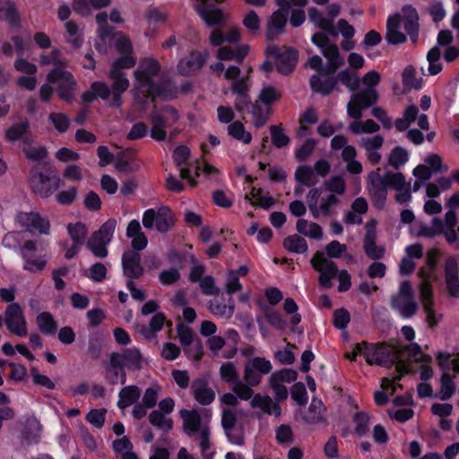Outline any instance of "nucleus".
<instances>
[{"label": "nucleus", "mask_w": 459, "mask_h": 459, "mask_svg": "<svg viewBox=\"0 0 459 459\" xmlns=\"http://www.w3.org/2000/svg\"><path fill=\"white\" fill-rule=\"evenodd\" d=\"M111 92L108 85L102 82H94L91 83L90 89L84 91L82 95L83 102L91 103L97 98L108 101L110 98Z\"/></svg>", "instance_id": "obj_31"}, {"label": "nucleus", "mask_w": 459, "mask_h": 459, "mask_svg": "<svg viewBox=\"0 0 459 459\" xmlns=\"http://www.w3.org/2000/svg\"><path fill=\"white\" fill-rule=\"evenodd\" d=\"M109 4L110 0H74L73 8L74 12L86 15L90 13V6L100 9L108 6Z\"/></svg>", "instance_id": "obj_50"}, {"label": "nucleus", "mask_w": 459, "mask_h": 459, "mask_svg": "<svg viewBox=\"0 0 459 459\" xmlns=\"http://www.w3.org/2000/svg\"><path fill=\"white\" fill-rule=\"evenodd\" d=\"M108 77L111 81V85L108 86L111 92L108 106L118 108L123 103L122 94L128 90L130 82L124 72H117L115 69L108 71Z\"/></svg>", "instance_id": "obj_10"}, {"label": "nucleus", "mask_w": 459, "mask_h": 459, "mask_svg": "<svg viewBox=\"0 0 459 459\" xmlns=\"http://www.w3.org/2000/svg\"><path fill=\"white\" fill-rule=\"evenodd\" d=\"M336 82L345 85L350 91L355 92L360 84V80L355 71L349 69L341 70L335 75Z\"/></svg>", "instance_id": "obj_44"}, {"label": "nucleus", "mask_w": 459, "mask_h": 459, "mask_svg": "<svg viewBox=\"0 0 459 459\" xmlns=\"http://www.w3.org/2000/svg\"><path fill=\"white\" fill-rule=\"evenodd\" d=\"M455 393V384L453 381L452 377L448 372H444L440 378V390L439 394L434 397L438 398L441 401L449 400Z\"/></svg>", "instance_id": "obj_49"}, {"label": "nucleus", "mask_w": 459, "mask_h": 459, "mask_svg": "<svg viewBox=\"0 0 459 459\" xmlns=\"http://www.w3.org/2000/svg\"><path fill=\"white\" fill-rule=\"evenodd\" d=\"M16 221L27 229L30 232L38 231L40 234L48 235L50 223L49 221L41 216L39 212H19L16 216Z\"/></svg>", "instance_id": "obj_13"}, {"label": "nucleus", "mask_w": 459, "mask_h": 459, "mask_svg": "<svg viewBox=\"0 0 459 459\" xmlns=\"http://www.w3.org/2000/svg\"><path fill=\"white\" fill-rule=\"evenodd\" d=\"M179 414L183 420V429L187 436L192 437L198 431L201 432L204 426H202L201 415L196 410L183 409Z\"/></svg>", "instance_id": "obj_27"}, {"label": "nucleus", "mask_w": 459, "mask_h": 459, "mask_svg": "<svg viewBox=\"0 0 459 459\" xmlns=\"http://www.w3.org/2000/svg\"><path fill=\"white\" fill-rule=\"evenodd\" d=\"M160 64L157 59L144 57L139 61L137 68L134 72L135 85L133 89L134 104L141 111L146 110L145 93L151 89L154 78L160 72Z\"/></svg>", "instance_id": "obj_1"}, {"label": "nucleus", "mask_w": 459, "mask_h": 459, "mask_svg": "<svg viewBox=\"0 0 459 459\" xmlns=\"http://www.w3.org/2000/svg\"><path fill=\"white\" fill-rule=\"evenodd\" d=\"M284 13L283 10H276L268 19L266 25V39L268 40L273 41L285 32L288 15Z\"/></svg>", "instance_id": "obj_20"}, {"label": "nucleus", "mask_w": 459, "mask_h": 459, "mask_svg": "<svg viewBox=\"0 0 459 459\" xmlns=\"http://www.w3.org/2000/svg\"><path fill=\"white\" fill-rule=\"evenodd\" d=\"M385 179V182L388 187L394 188L397 191H401L405 188L406 184L405 177L401 172H386L384 176H382Z\"/></svg>", "instance_id": "obj_57"}, {"label": "nucleus", "mask_w": 459, "mask_h": 459, "mask_svg": "<svg viewBox=\"0 0 459 459\" xmlns=\"http://www.w3.org/2000/svg\"><path fill=\"white\" fill-rule=\"evenodd\" d=\"M378 100V94L375 88H367L352 94L347 104V114L351 118L359 120L362 117V110L366 109Z\"/></svg>", "instance_id": "obj_8"}, {"label": "nucleus", "mask_w": 459, "mask_h": 459, "mask_svg": "<svg viewBox=\"0 0 459 459\" xmlns=\"http://www.w3.org/2000/svg\"><path fill=\"white\" fill-rule=\"evenodd\" d=\"M245 364L250 367L251 368H254L255 370L258 371L262 375H267L273 369V366L270 360L266 359L264 357H255L247 360Z\"/></svg>", "instance_id": "obj_63"}, {"label": "nucleus", "mask_w": 459, "mask_h": 459, "mask_svg": "<svg viewBox=\"0 0 459 459\" xmlns=\"http://www.w3.org/2000/svg\"><path fill=\"white\" fill-rule=\"evenodd\" d=\"M445 280L447 291L454 298L459 297L458 263L455 257L446 258L444 265Z\"/></svg>", "instance_id": "obj_18"}, {"label": "nucleus", "mask_w": 459, "mask_h": 459, "mask_svg": "<svg viewBox=\"0 0 459 459\" xmlns=\"http://www.w3.org/2000/svg\"><path fill=\"white\" fill-rule=\"evenodd\" d=\"M309 21L317 28L327 32L331 37L337 38L338 30L332 19L326 18L316 7H310L307 12Z\"/></svg>", "instance_id": "obj_28"}, {"label": "nucleus", "mask_w": 459, "mask_h": 459, "mask_svg": "<svg viewBox=\"0 0 459 459\" xmlns=\"http://www.w3.org/2000/svg\"><path fill=\"white\" fill-rule=\"evenodd\" d=\"M4 325L9 332L19 337L27 335V323L18 303H11L4 312Z\"/></svg>", "instance_id": "obj_9"}, {"label": "nucleus", "mask_w": 459, "mask_h": 459, "mask_svg": "<svg viewBox=\"0 0 459 459\" xmlns=\"http://www.w3.org/2000/svg\"><path fill=\"white\" fill-rule=\"evenodd\" d=\"M122 267L124 274L132 279H138L143 274L141 265V255L135 251H126L122 255Z\"/></svg>", "instance_id": "obj_19"}, {"label": "nucleus", "mask_w": 459, "mask_h": 459, "mask_svg": "<svg viewBox=\"0 0 459 459\" xmlns=\"http://www.w3.org/2000/svg\"><path fill=\"white\" fill-rule=\"evenodd\" d=\"M48 120L59 134L65 133L70 126V118L62 112H53L49 115Z\"/></svg>", "instance_id": "obj_58"}, {"label": "nucleus", "mask_w": 459, "mask_h": 459, "mask_svg": "<svg viewBox=\"0 0 459 459\" xmlns=\"http://www.w3.org/2000/svg\"><path fill=\"white\" fill-rule=\"evenodd\" d=\"M33 143H25L22 152L25 157L32 161H41L48 157V150L45 146H33Z\"/></svg>", "instance_id": "obj_53"}, {"label": "nucleus", "mask_w": 459, "mask_h": 459, "mask_svg": "<svg viewBox=\"0 0 459 459\" xmlns=\"http://www.w3.org/2000/svg\"><path fill=\"white\" fill-rule=\"evenodd\" d=\"M262 310L267 322L272 326L278 330H284L286 328L287 322L283 319L282 315L279 311L268 306L263 307Z\"/></svg>", "instance_id": "obj_52"}, {"label": "nucleus", "mask_w": 459, "mask_h": 459, "mask_svg": "<svg viewBox=\"0 0 459 459\" xmlns=\"http://www.w3.org/2000/svg\"><path fill=\"white\" fill-rule=\"evenodd\" d=\"M37 244L33 240H26L21 247L20 254L24 262L23 270L37 273L44 270L47 260L43 256L37 255Z\"/></svg>", "instance_id": "obj_11"}, {"label": "nucleus", "mask_w": 459, "mask_h": 459, "mask_svg": "<svg viewBox=\"0 0 459 459\" xmlns=\"http://www.w3.org/2000/svg\"><path fill=\"white\" fill-rule=\"evenodd\" d=\"M67 232L73 240V244L83 246L88 235V229L84 223L81 221L69 223L67 225Z\"/></svg>", "instance_id": "obj_48"}, {"label": "nucleus", "mask_w": 459, "mask_h": 459, "mask_svg": "<svg viewBox=\"0 0 459 459\" xmlns=\"http://www.w3.org/2000/svg\"><path fill=\"white\" fill-rule=\"evenodd\" d=\"M208 308L213 315L228 319L233 316L235 306L232 298H230L228 304H223L217 299L211 300L209 301Z\"/></svg>", "instance_id": "obj_42"}, {"label": "nucleus", "mask_w": 459, "mask_h": 459, "mask_svg": "<svg viewBox=\"0 0 459 459\" xmlns=\"http://www.w3.org/2000/svg\"><path fill=\"white\" fill-rule=\"evenodd\" d=\"M323 56L328 59V65L330 73H336L337 70L343 65L344 58L340 55L339 48L335 44H330L321 49Z\"/></svg>", "instance_id": "obj_33"}, {"label": "nucleus", "mask_w": 459, "mask_h": 459, "mask_svg": "<svg viewBox=\"0 0 459 459\" xmlns=\"http://www.w3.org/2000/svg\"><path fill=\"white\" fill-rule=\"evenodd\" d=\"M151 424L164 431H169L173 428V420L166 418L160 411L154 410L149 415Z\"/></svg>", "instance_id": "obj_55"}, {"label": "nucleus", "mask_w": 459, "mask_h": 459, "mask_svg": "<svg viewBox=\"0 0 459 459\" xmlns=\"http://www.w3.org/2000/svg\"><path fill=\"white\" fill-rule=\"evenodd\" d=\"M298 232L305 237L319 240L323 238L322 228L315 222L305 219H299L296 223Z\"/></svg>", "instance_id": "obj_36"}, {"label": "nucleus", "mask_w": 459, "mask_h": 459, "mask_svg": "<svg viewBox=\"0 0 459 459\" xmlns=\"http://www.w3.org/2000/svg\"><path fill=\"white\" fill-rule=\"evenodd\" d=\"M311 264L314 270L320 273L319 283L323 288L329 289L332 287V280L338 276L340 284L338 290L341 292L347 291L351 285V275L346 270L338 272L336 264L326 259L324 254L317 251L311 259Z\"/></svg>", "instance_id": "obj_3"}, {"label": "nucleus", "mask_w": 459, "mask_h": 459, "mask_svg": "<svg viewBox=\"0 0 459 459\" xmlns=\"http://www.w3.org/2000/svg\"><path fill=\"white\" fill-rule=\"evenodd\" d=\"M408 159L409 155L407 151L401 146H396L389 154L388 163L394 169H399L408 161Z\"/></svg>", "instance_id": "obj_54"}, {"label": "nucleus", "mask_w": 459, "mask_h": 459, "mask_svg": "<svg viewBox=\"0 0 459 459\" xmlns=\"http://www.w3.org/2000/svg\"><path fill=\"white\" fill-rule=\"evenodd\" d=\"M112 355L119 356L118 362L129 370H139L143 368V358L139 349L135 347L128 348L121 352H112Z\"/></svg>", "instance_id": "obj_25"}, {"label": "nucleus", "mask_w": 459, "mask_h": 459, "mask_svg": "<svg viewBox=\"0 0 459 459\" xmlns=\"http://www.w3.org/2000/svg\"><path fill=\"white\" fill-rule=\"evenodd\" d=\"M369 415L365 411L356 412L353 416V421L355 422V433L362 437L366 435L369 430Z\"/></svg>", "instance_id": "obj_60"}, {"label": "nucleus", "mask_w": 459, "mask_h": 459, "mask_svg": "<svg viewBox=\"0 0 459 459\" xmlns=\"http://www.w3.org/2000/svg\"><path fill=\"white\" fill-rule=\"evenodd\" d=\"M283 247L290 253L306 254L308 249L307 243L304 238L294 234L283 240Z\"/></svg>", "instance_id": "obj_46"}, {"label": "nucleus", "mask_w": 459, "mask_h": 459, "mask_svg": "<svg viewBox=\"0 0 459 459\" xmlns=\"http://www.w3.org/2000/svg\"><path fill=\"white\" fill-rule=\"evenodd\" d=\"M281 98L280 92L273 86H266L260 91L258 100L260 103L270 107L273 102Z\"/></svg>", "instance_id": "obj_64"}, {"label": "nucleus", "mask_w": 459, "mask_h": 459, "mask_svg": "<svg viewBox=\"0 0 459 459\" xmlns=\"http://www.w3.org/2000/svg\"><path fill=\"white\" fill-rule=\"evenodd\" d=\"M271 112V108L266 107L259 102V100H255L251 107L249 108V112L252 115V123L257 127H263L269 119V114Z\"/></svg>", "instance_id": "obj_35"}, {"label": "nucleus", "mask_w": 459, "mask_h": 459, "mask_svg": "<svg viewBox=\"0 0 459 459\" xmlns=\"http://www.w3.org/2000/svg\"><path fill=\"white\" fill-rule=\"evenodd\" d=\"M391 307L403 318H410L416 314L418 304L410 281H404L400 284L398 293L392 296Z\"/></svg>", "instance_id": "obj_5"}, {"label": "nucleus", "mask_w": 459, "mask_h": 459, "mask_svg": "<svg viewBox=\"0 0 459 459\" xmlns=\"http://www.w3.org/2000/svg\"><path fill=\"white\" fill-rule=\"evenodd\" d=\"M29 183L32 191L42 198H47L59 187L60 179L42 173L38 165L30 170Z\"/></svg>", "instance_id": "obj_6"}, {"label": "nucleus", "mask_w": 459, "mask_h": 459, "mask_svg": "<svg viewBox=\"0 0 459 459\" xmlns=\"http://www.w3.org/2000/svg\"><path fill=\"white\" fill-rule=\"evenodd\" d=\"M206 56L200 52H192L188 56L179 60L178 71L180 74L189 76L198 72L204 65Z\"/></svg>", "instance_id": "obj_21"}, {"label": "nucleus", "mask_w": 459, "mask_h": 459, "mask_svg": "<svg viewBox=\"0 0 459 459\" xmlns=\"http://www.w3.org/2000/svg\"><path fill=\"white\" fill-rule=\"evenodd\" d=\"M166 317L163 313H156L150 320L149 326L143 325L141 334L147 340L153 339L155 333L160 331L164 325Z\"/></svg>", "instance_id": "obj_40"}, {"label": "nucleus", "mask_w": 459, "mask_h": 459, "mask_svg": "<svg viewBox=\"0 0 459 459\" xmlns=\"http://www.w3.org/2000/svg\"><path fill=\"white\" fill-rule=\"evenodd\" d=\"M66 30L65 42L72 45L74 48H81L83 44V35L80 32L79 26L74 21H69L65 24Z\"/></svg>", "instance_id": "obj_43"}, {"label": "nucleus", "mask_w": 459, "mask_h": 459, "mask_svg": "<svg viewBox=\"0 0 459 459\" xmlns=\"http://www.w3.org/2000/svg\"><path fill=\"white\" fill-rule=\"evenodd\" d=\"M36 324L39 330L46 335H52L57 329V324L49 312H42L36 317Z\"/></svg>", "instance_id": "obj_45"}, {"label": "nucleus", "mask_w": 459, "mask_h": 459, "mask_svg": "<svg viewBox=\"0 0 459 459\" xmlns=\"http://www.w3.org/2000/svg\"><path fill=\"white\" fill-rule=\"evenodd\" d=\"M157 219L155 220L156 230L160 233H165L174 225L172 212L168 206H161L156 211Z\"/></svg>", "instance_id": "obj_39"}, {"label": "nucleus", "mask_w": 459, "mask_h": 459, "mask_svg": "<svg viewBox=\"0 0 459 459\" xmlns=\"http://www.w3.org/2000/svg\"><path fill=\"white\" fill-rule=\"evenodd\" d=\"M117 227L116 219H108L99 230L93 232L89 238L86 246L88 249L98 258H105L108 254V244L112 240Z\"/></svg>", "instance_id": "obj_4"}, {"label": "nucleus", "mask_w": 459, "mask_h": 459, "mask_svg": "<svg viewBox=\"0 0 459 459\" xmlns=\"http://www.w3.org/2000/svg\"><path fill=\"white\" fill-rule=\"evenodd\" d=\"M178 90L169 80L153 82L151 89L145 93L146 108L150 103L159 98L164 100H170L177 98Z\"/></svg>", "instance_id": "obj_16"}, {"label": "nucleus", "mask_w": 459, "mask_h": 459, "mask_svg": "<svg viewBox=\"0 0 459 459\" xmlns=\"http://www.w3.org/2000/svg\"><path fill=\"white\" fill-rule=\"evenodd\" d=\"M376 221L366 224V234L363 238V250L366 255L375 261L385 256V248L377 245Z\"/></svg>", "instance_id": "obj_14"}, {"label": "nucleus", "mask_w": 459, "mask_h": 459, "mask_svg": "<svg viewBox=\"0 0 459 459\" xmlns=\"http://www.w3.org/2000/svg\"><path fill=\"white\" fill-rule=\"evenodd\" d=\"M419 277L422 280L420 286V296L422 299L423 307L425 303H429L432 306V287L429 282L430 274L428 273L424 269H420L418 273Z\"/></svg>", "instance_id": "obj_51"}, {"label": "nucleus", "mask_w": 459, "mask_h": 459, "mask_svg": "<svg viewBox=\"0 0 459 459\" xmlns=\"http://www.w3.org/2000/svg\"><path fill=\"white\" fill-rule=\"evenodd\" d=\"M228 133L230 135L244 143H249L252 140V135L249 132L245 130L243 124L240 121H235L228 126Z\"/></svg>", "instance_id": "obj_56"}, {"label": "nucleus", "mask_w": 459, "mask_h": 459, "mask_svg": "<svg viewBox=\"0 0 459 459\" xmlns=\"http://www.w3.org/2000/svg\"><path fill=\"white\" fill-rule=\"evenodd\" d=\"M191 392L195 400L202 405H209L215 399L214 391L204 378H196L191 384Z\"/></svg>", "instance_id": "obj_22"}, {"label": "nucleus", "mask_w": 459, "mask_h": 459, "mask_svg": "<svg viewBox=\"0 0 459 459\" xmlns=\"http://www.w3.org/2000/svg\"><path fill=\"white\" fill-rule=\"evenodd\" d=\"M0 19L7 22L11 26L19 24L20 15L14 3L10 0H0Z\"/></svg>", "instance_id": "obj_37"}, {"label": "nucleus", "mask_w": 459, "mask_h": 459, "mask_svg": "<svg viewBox=\"0 0 459 459\" xmlns=\"http://www.w3.org/2000/svg\"><path fill=\"white\" fill-rule=\"evenodd\" d=\"M326 189L331 193L330 195H342L346 191V182L341 176L332 177L329 180L325 182Z\"/></svg>", "instance_id": "obj_62"}, {"label": "nucleus", "mask_w": 459, "mask_h": 459, "mask_svg": "<svg viewBox=\"0 0 459 459\" xmlns=\"http://www.w3.org/2000/svg\"><path fill=\"white\" fill-rule=\"evenodd\" d=\"M325 408L320 400L313 399L307 413L304 416L305 421L310 424H318L325 421L324 412Z\"/></svg>", "instance_id": "obj_47"}, {"label": "nucleus", "mask_w": 459, "mask_h": 459, "mask_svg": "<svg viewBox=\"0 0 459 459\" xmlns=\"http://www.w3.org/2000/svg\"><path fill=\"white\" fill-rule=\"evenodd\" d=\"M30 126L27 119H22L19 123L13 125L5 132V138L9 142H16L22 140L23 145L25 143H33V137L30 133Z\"/></svg>", "instance_id": "obj_26"}, {"label": "nucleus", "mask_w": 459, "mask_h": 459, "mask_svg": "<svg viewBox=\"0 0 459 459\" xmlns=\"http://www.w3.org/2000/svg\"><path fill=\"white\" fill-rule=\"evenodd\" d=\"M368 179L370 183L368 193L373 200L374 205L377 208L384 207L387 197V186L381 175L376 171H371Z\"/></svg>", "instance_id": "obj_15"}, {"label": "nucleus", "mask_w": 459, "mask_h": 459, "mask_svg": "<svg viewBox=\"0 0 459 459\" xmlns=\"http://www.w3.org/2000/svg\"><path fill=\"white\" fill-rule=\"evenodd\" d=\"M250 406L252 408H260L264 413L274 414L276 417H280L281 414V406L268 395L255 394L250 402Z\"/></svg>", "instance_id": "obj_32"}, {"label": "nucleus", "mask_w": 459, "mask_h": 459, "mask_svg": "<svg viewBox=\"0 0 459 459\" xmlns=\"http://www.w3.org/2000/svg\"><path fill=\"white\" fill-rule=\"evenodd\" d=\"M298 62V52L292 48L285 49L281 54L277 55L275 60L276 69L282 74L287 75L290 74Z\"/></svg>", "instance_id": "obj_29"}, {"label": "nucleus", "mask_w": 459, "mask_h": 459, "mask_svg": "<svg viewBox=\"0 0 459 459\" xmlns=\"http://www.w3.org/2000/svg\"><path fill=\"white\" fill-rule=\"evenodd\" d=\"M47 80L50 83L57 84V93L60 99L67 102L74 100L76 82L70 72L54 68L48 74Z\"/></svg>", "instance_id": "obj_7"}, {"label": "nucleus", "mask_w": 459, "mask_h": 459, "mask_svg": "<svg viewBox=\"0 0 459 459\" xmlns=\"http://www.w3.org/2000/svg\"><path fill=\"white\" fill-rule=\"evenodd\" d=\"M335 73H330L329 69H322L321 72L313 74L309 80L311 90L323 96H329L333 91H338Z\"/></svg>", "instance_id": "obj_12"}, {"label": "nucleus", "mask_w": 459, "mask_h": 459, "mask_svg": "<svg viewBox=\"0 0 459 459\" xmlns=\"http://www.w3.org/2000/svg\"><path fill=\"white\" fill-rule=\"evenodd\" d=\"M119 356L109 355V361L105 366V380L108 385H125L126 382V372L123 365L118 362Z\"/></svg>", "instance_id": "obj_17"}, {"label": "nucleus", "mask_w": 459, "mask_h": 459, "mask_svg": "<svg viewBox=\"0 0 459 459\" xmlns=\"http://www.w3.org/2000/svg\"><path fill=\"white\" fill-rule=\"evenodd\" d=\"M403 28L410 37V39L415 43L419 39V15L414 7L411 5H405L403 8Z\"/></svg>", "instance_id": "obj_23"}, {"label": "nucleus", "mask_w": 459, "mask_h": 459, "mask_svg": "<svg viewBox=\"0 0 459 459\" xmlns=\"http://www.w3.org/2000/svg\"><path fill=\"white\" fill-rule=\"evenodd\" d=\"M42 425L35 417L26 420L25 426L21 434V443L25 446L38 444L41 437Z\"/></svg>", "instance_id": "obj_24"}, {"label": "nucleus", "mask_w": 459, "mask_h": 459, "mask_svg": "<svg viewBox=\"0 0 459 459\" xmlns=\"http://www.w3.org/2000/svg\"><path fill=\"white\" fill-rule=\"evenodd\" d=\"M271 139L276 148H282L290 143V138L283 133L281 125L270 126Z\"/></svg>", "instance_id": "obj_59"}, {"label": "nucleus", "mask_w": 459, "mask_h": 459, "mask_svg": "<svg viewBox=\"0 0 459 459\" xmlns=\"http://www.w3.org/2000/svg\"><path fill=\"white\" fill-rule=\"evenodd\" d=\"M141 396V389L136 385H127L122 388L118 394L117 407L126 409L135 403Z\"/></svg>", "instance_id": "obj_34"}, {"label": "nucleus", "mask_w": 459, "mask_h": 459, "mask_svg": "<svg viewBox=\"0 0 459 459\" xmlns=\"http://www.w3.org/2000/svg\"><path fill=\"white\" fill-rule=\"evenodd\" d=\"M200 448L204 459H212L215 452H209L211 448L210 442V429L208 426H204L199 433Z\"/></svg>", "instance_id": "obj_61"}, {"label": "nucleus", "mask_w": 459, "mask_h": 459, "mask_svg": "<svg viewBox=\"0 0 459 459\" xmlns=\"http://www.w3.org/2000/svg\"><path fill=\"white\" fill-rule=\"evenodd\" d=\"M360 347L363 348V357L368 365L377 364L388 368L395 365L396 370L400 375L394 378V382L400 381L402 375L411 372L410 366L403 359L397 360L394 348L387 344H369L362 342H360Z\"/></svg>", "instance_id": "obj_2"}, {"label": "nucleus", "mask_w": 459, "mask_h": 459, "mask_svg": "<svg viewBox=\"0 0 459 459\" xmlns=\"http://www.w3.org/2000/svg\"><path fill=\"white\" fill-rule=\"evenodd\" d=\"M401 25L400 14L390 16L386 22L385 40L392 45H397L406 41V36L399 30Z\"/></svg>", "instance_id": "obj_30"}, {"label": "nucleus", "mask_w": 459, "mask_h": 459, "mask_svg": "<svg viewBox=\"0 0 459 459\" xmlns=\"http://www.w3.org/2000/svg\"><path fill=\"white\" fill-rule=\"evenodd\" d=\"M248 50L247 45H242L236 50L230 47H221L218 49L217 56L221 60H235L240 63L247 55Z\"/></svg>", "instance_id": "obj_38"}, {"label": "nucleus", "mask_w": 459, "mask_h": 459, "mask_svg": "<svg viewBox=\"0 0 459 459\" xmlns=\"http://www.w3.org/2000/svg\"><path fill=\"white\" fill-rule=\"evenodd\" d=\"M294 176L296 181L306 186H314L318 182L315 170L308 165L298 167Z\"/></svg>", "instance_id": "obj_41"}]
</instances>
